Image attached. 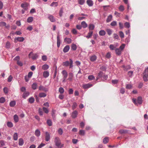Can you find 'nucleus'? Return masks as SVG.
I'll use <instances>...</instances> for the list:
<instances>
[{
	"mask_svg": "<svg viewBox=\"0 0 148 148\" xmlns=\"http://www.w3.org/2000/svg\"><path fill=\"white\" fill-rule=\"evenodd\" d=\"M54 143L57 148H61L64 146V144H62L61 140L58 137H56L54 139Z\"/></svg>",
	"mask_w": 148,
	"mask_h": 148,
	"instance_id": "f257e3e1",
	"label": "nucleus"
},
{
	"mask_svg": "<svg viewBox=\"0 0 148 148\" xmlns=\"http://www.w3.org/2000/svg\"><path fill=\"white\" fill-rule=\"evenodd\" d=\"M133 102L136 105H138V104H141L142 103V98L139 97L138 98L137 100L136 99L133 98L132 99Z\"/></svg>",
	"mask_w": 148,
	"mask_h": 148,
	"instance_id": "f03ea898",
	"label": "nucleus"
},
{
	"mask_svg": "<svg viewBox=\"0 0 148 148\" xmlns=\"http://www.w3.org/2000/svg\"><path fill=\"white\" fill-rule=\"evenodd\" d=\"M143 79L144 81H148V67L145 69L143 73Z\"/></svg>",
	"mask_w": 148,
	"mask_h": 148,
	"instance_id": "7ed1b4c3",
	"label": "nucleus"
},
{
	"mask_svg": "<svg viewBox=\"0 0 148 148\" xmlns=\"http://www.w3.org/2000/svg\"><path fill=\"white\" fill-rule=\"evenodd\" d=\"M0 26L1 27H5L7 29H9L10 27L9 25H7L6 23L4 22H0Z\"/></svg>",
	"mask_w": 148,
	"mask_h": 148,
	"instance_id": "20e7f679",
	"label": "nucleus"
},
{
	"mask_svg": "<svg viewBox=\"0 0 148 148\" xmlns=\"http://www.w3.org/2000/svg\"><path fill=\"white\" fill-rule=\"evenodd\" d=\"M78 112L77 110H75L73 111L71 114V117L73 119L76 118L77 116Z\"/></svg>",
	"mask_w": 148,
	"mask_h": 148,
	"instance_id": "39448f33",
	"label": "nucleus"
},
{
	"mask_svg": "<svg viewBox=\"0 0 148 148\" xmlns=\"http://www.w3.org/2000/svg\"><path fill=\"white\" fill-rule=\"evenodd\" d=\"M50 139V134L48 132H45V140L46 141H49Z\"/></svg>",
	"mask_w": 148,
	"mask_h": 148,
	"instance_id": "423d86ee",
	"label": "nucleus"
},
{
	"mask_svg": "<svg viewBox=\"0 0 148 148\" xmlns=\"http://www.w3.org/2000/svg\"><path fill=\"white\" fill-rule=\"evenodd\" d=\"M24 40V38H16L14 39V42H22Z\"/></svg>",
	"mask_w": 148,
	"mask_h": 148,
	"instance_id": "0eeeda50",
	"label": "nucleus"
},
{
	"mask_svg": "<svg viewBox=\"0 0 148 148\" xmlns=\"http://www.w3.org/2000/svg\"><path fill=\"white\" fill-rule=\"evenodd\" d=\"M92 86V84H87L83 85L82 87L84 89H86L89 88Z\"/></svg>",
	"mask_w": 148,
	"mask_h": 148,
	"instance_id": "6e6552de",
	"label": "nucleus"
},
{
	"mask_svg": "<svg viewBox=\"0 0 148 148\" xmlns=\"http://www.w3.org/2000/svg\"><path fill=\"white\" fill-rule=\"evenodd\" d=\"M97 58L96 56L93 55L90 57V60L91 62H93L96 61Z\"/></svg>",
	"mask_w": 148,
	"mask_h": 148,
	"instance_id": "1a4fd4ad",
	"label": "nucleus"
},
{
	"mask_svg": "<svg viewBox=\"0 0 148 148\" xmlns=\"http://www.w3.org/2000/svg\"><path fill=\"white\" fill-rule=\"evenodd\" d=\"M48 18L51 22H53L56 21V19L52 15H49Z\"/></svg>",
	"mask_w": 148,
	"mask_h": 148,
	"instance_id": "9d476101",
	"label": "nucleus"
},
{
	"mask_svg": "<svg viewBox=\"0 0 148 148\" xmlns=\"http://www.w3.org/2000/svg\"><path fill=\"white\" fill-rule=\"evenodd\" d=\"M62 74L63 75V77L66 79L68 76V73L65 70H63L62 72Z\"/></svg>",
	"mask_w": 148,
	"mask_h": 148,
	"instance_id": "9b49d317",
	"label": "nucleus"
},
{
	"mask_svg": "<svg viewBox=\"0 0 148 148\" xmlns=\"http://www.w3.org/2000/svg\"><path fill=\"white\" fill-rule=\"evenodd\" d=\"M104 74L101 71H100L98 75L97 78V80H98L99 78H101L103 77V76L104 75Z\"/></svg>",
	"mask_w": 148,
	"mask_h": 148,
	"instance_id": "f8f14e48",
	"label": "nucleus"
},
{
	"mask_svg": "<svg viewBox=\"0 0 148 148\" xmlns=\"http://www.w3.org/2000/svg\"><path fill=\"white\" fill-rule=\"evenodd\" d=\"M70 49V47L69 45H66L65 47L64 48L63 51L64 53H66Z\"/></svg>",
	"mask_w": 148,
	"mask_h": 148,
	"instance_id": "ddd939ff",
	"label": "nucleus"
},
{
	"mask_svg": "<svg viewBox=\"0 0 148 148\" xmlns=\"http://www.w3.org/2000/svg\"><path fill=\"white\" fill-rule=\"evenodd\" d=\"M86 3L89 6H92L93 4V1L91 0H87Z\"/></svg>",
	"mask_w": 148,
	"mask_h": 148,
	"instance_id": "4468645a",
	"label": "nucleus"
},
{
	"mask_svg": "<svg viewBox=\"0 0 148 148\" xmlns=\"http://www.w3.org/2000/svg\"><path fill=\"white\" fill-rule=\"evenodd\" d=\"M43 75L45 78H46L48 77L49 75V72L47 71H45L43 73Z\"/></svg>",
	"mask_w": 148,
	"mask_h": 148,
	"instance_id": "2eb2a0df",
	"label": "nucleus"
},
{
	"mask_svg": "<svg viewBox=\"0 0 148 148\" xmlns=\"http://www.w3.org/2000/svg\"><path fill=\"white\" fill-rule=\"evenodd\" d=\"M64 41L67 43L69 44L71 43L72 40L69 38H65L64 39Z\"/></svg>",
	"mask_w": 148,
	"mask_h": 148,
	"instance_id": "dca6fc26",
	"label": "nucleus"
},
{
	"mask_svg": "<svg viewBox=\"0 0 148 148\" xmlns=\"http://www.w3.org/2000/svg\"><path fill=\"white\" fill-rule=\"evenodd\" d=\"M39 90H42L45 92H47L48 91V90L47 88H46L41 86L39 87Z\"/></svg>",
	"mask_w": 148,
	"mask_h": 148,
	"instance_id": "f3484780",
	"label": "nucleus"
},
{
	"mask_svg": "<svg viewBox=\"0 0 148 148\" xmlns=\"http://www.w3.org/2000/svg\"><path fill=\"white\" fill-rule=\"evenodd\" d=\"M73 75L72 73H69V78L68 79L70 81H72Z\"/></svg>",
	"mask_w": 148,
	"mask_h": 148,
	"instance_id": "a211bd4d",
	"label": "nucleus"
},
{
	"mask_svg": "<svg viewBox=\"0 0 148 148\" xmlns=\"http://www.w3.org/2000/svg\"><path fill=\"white\" fill-rule=\"evenodd\" d=\"M81 26L84 28H86L87 27V24L84 21H82L81 23Z\"/></svg>",
	"mask_w": 148,
	"mask_h": 148,
	"instance_id": "6ab92c4d",
	"label": "nucleus"
},
{
	"mask_svg": "<svg viewBox=\"0 0 148 148\" xmlns=\"http://www.w3.org/2000/svg\"><path fill=\"white\" fill-rule=\"evenodd\" d=\"M29 93L28 92H25L23 95V97L24 98H26L29 95Z\"/></svg>",
	"mask_w": 148,
	"mask_h": 148,
	"instance_id": "aec40b11",
	"label": "nucleus"
},
{
	"mask_svg": "<svg viewBox=\"0 0 148 148\" xmlns=\"http://www.w3.org/2000/svg\"><path fill=\"white\" fill-rule=\"evenodd\" d=\"M122 51L119 49L117 48L115 49V52L117 55H120Z\"/></svg>",
	"mask_w": 148,
	"mask_h": 148,
	"instance_id": "412c9836",
	"label": "nucleus"
},
{
	"mask_svg": "<svg viewBox=\"0 0 148 148\" xmlns=\"http://www.w3.org/2000/svg\"><path fill=\"white\" fill-rule=\"evenodd\" d=\"M99 34L100 36H104L106 34V32L104 30H101L99 32Z\"/></svg>",
	"mask_w": 148,
	"mask_h": 148,
	"instance_id": "4be33fe9",
	"label": "nucleus"
},
{
	"mask_svg": "<svg viewBox=\"0 0 148 148\" xmlns=\"http://www.w3.org/2000/svg\"><path fill=\"white\" fill-rule=\"evenodd\" d=\"M112 16L111 15H110L108 16L106 20V22L107 23H108L112 19Z\"/></svg>",
	"mask_w": 148,
	"mask_h": 148,
	"instance_id": "5701e85b",
	"label": "nucleus"
},
{
	"mask_svg": "<svg viewBox=\"0 0 148 148\" xmlns=\"http://www.w3.org/2000/svg\"><path fill=\"white\" fill-rule=\"evenodd\" d=\"M14 120L15 123H17L19 119L18 116L15 114L14 116Z\"/></svg>",
	"mask_w": 148,
	"mask_h": 148,
	"instance_id": "b1692460",
	"label": "nucleus"
},
{
	"mask_svg": "<svg viewBox=\"0 0 148 148\" xmlns=\"http://www.w3.org/2000/svg\"><path fill=\"white\" fill-rule=\"evenodd\" d=\"M24 144V141L23 139L22 138H20L19 139L18 144L20 146L23 145Z\"/></svg>",
	"mask_w": 148,
	"mask_h": 148,
	"instance_id": "393cba45",
	"label": "nucleus"
},
{
	"mask_svg": "<svg viewBox=\"0 0 148 148\" xmlns=\"http://www.w3.org/2000/svg\"><path fill=\"white\" fill-rule=\"evenodd\" d=\"M95 28L94 25L92 24H89V29L90 31H92Z\"/></svg>",
	"mask_w": 148,
	"mask_h": 148,
	"instance_id": "a878e982",
	"label": "nucleus"
},
{
	"mask_svg": "<svg viewBox=\"0 0 148 148\" xmlns=\"http://www.w3.org/2000/svg\"><path fill=\"white\" fill-rule=\"evenodd\" d=\"M109 138L108 137H106L103 139V142L104 144H106L108 142Z\"/></svg>",
	"mask_w": 148,
	"mask_h": 148,
	"instance_id": "bb28decb",
	"label": "nucleus"
},
{
	"mask_svg": "<svg viewBox=\"0 0 148 148\" xmlns=\"http://www.w3.org/2000/svg\"><path fill=\"white\" fill-rule=\"evenodd\" d=\"M39 97H44L46 96V94L44 92H41L39 94Z\"/></svg>",
	"mask_w": 148,
	"mask_h": 148,
	"instance_id": "cd10ccee",
	"label": "nucleus"
},
{
	"mask_svg": "<svg viewBox=\"0 0 148 148\" xmlns=\"http://www.w3.org/2000/svg\"><path fill=\"white\" fill-rule=\"evenodd\" d=\"M49 68V66L47 64H44L42 66V69L43 70H46L47 69Z\"/></svg>",
	"mask_w": 148,
	"mask_h": 148,
	"instance_id": "c85d7f7f",
	"label": "nucleus"
},
{
	"mask_svg": "<svg viewBox=\"0 0 148 148\" xmlns=\"http://www.w3.org/2000/svg\"><path fill=\"white\" fill-rule=\"evenodd\" d=\"M69 65V62L68 61L64 62L62 63V65L66 66H67Z\"/></svg>",
	"mask_w": 148,
	"mask_h": 148,
	"instance_id": "c756f323",
	"label": "nucleus"
},
{
	"mask_svg": "<svg viewBox=\"0 0 148 148\" xmlns=\"http://www.w3.org/2000/svg\"><path fill=\"white\" fill-rule=\"evenodd\" d=\"M37 84L36 83H34L32 85V88L34 90H36L37 87Z\"/></svg>",
	"mask_w": 148,
	"mask_h": 148,
	"instance_id": "7c9ffc66",
	"label": "nucleus"
},
{
	"mask_svg": "<svg viewBox=\"0 0 148 148\" xmlns=\"http://www.w3.org/2000/svg\"><path fill=\"white\" fill-rule=\"evenodd\" d=\"M27 4L26 3H23L21 4V7L25 10L27 9Z\"/></svg>",
	"mask_w": 148,
	"mask_h": 148,
	"instance_id": "2f4dec72",
	"label": "nucleus"
},
{
	"mask_svg": "<svg viewBox=\"0 0 148 148\" xmlns=\"http://www.w3.org/2000/svg\"><path fill=\"white\" fill-rule=\"evenodd\" d=\"M33 20V18L32 16H30L27 19V22L30 23L32 22Z\"/></svg>",
	"mask_w": 148,
	"mask_h": 148,
	"instance_id": "473e14b6",
	"label": "nucleus"
},
{
	"mask_svg": "<svg viewBox=\"0 0 148 148\" xmlns=\"http://www.w3.org/2000/svg\"><path fill=\"white\" fill-rule=\"evenodd\" d=\"M77 106V104L76 103L74 102L73 103V105L72 106V109L73 110H74L75 109Z\"/></svg>",
	"mask_w": 148,
	"mask_h": 148,
	"instance_id": "72a5a7b5",
	"label": "nucleus"
},
{
	"mask_svg": "<svg viewBox=\"0 0 148 148\" xmlns=\"http://www.w3.org/2000/svg\"><path fill=\"white\" fill-rule=\"evenodd\" d=\"M35 135L37 137L40 136V131L38 130H36L35 132Z\"/></svg>",
	"mask_w": 148,
	"mask_h": 148,
	"instance_id": "f704fd0d",
	"label": "nucleus"
},
{
	"mask_svg": "<svg viewBox=\"0 0 148 148\" xmlns=\"http://www.w3.org/2000/svg\"><path fill=\"white\" fill-rule=\"evenodd\" d=\"M71 48L73 50H75L77 49V46L75 44H72L71 46Z\"/></svg>",
	"mask_w": 148,
	"mask_h": 148,
	"instance_id": "c9c22d12",
	"label": "nucleus"
},
{
	"mask_svg": "<svg viewBox=\"0 0 148 148\" xmlns=\"http://www.w3.org/2000/svg\"><path fill=\"white\" fill-rule=\"evenodd\" d=\"M119 132L121 134H126L128 132V131L126 130H119Z\"/></svg>",
	"mask_w": 148,
	"mask_h": 148,
	"instance_id": "e433bc0d",
	"label": "nucleus"
},
{
	"mask_svg": "<svg viewBox=\"0 0 148 148\" xmlns=\"http://www.w3.org/2000/svg\"><path fill=\"white\" fill-rule=\"evenodd\" d=\"M18 138V135L17 133H15L13 135V139L14 140H17Z\"/></svg>",
	"mask_w": 148,
	"mask_h": 148,
	"instance_id": "4c0bfd02",
	"label": "nucleus"
},
{
	"mask_svg": "<svg viewBox=\"0 0 148 148\" xmlns=\"http://www.w3.org/2000/svg\"><path fill=\"white\" fill-rule=\"evenodd\" d=\"M16 104V102L15 101H11L10 103V105L11 107H13Z\"/></svg>",
	"mask_w": 148,
	"mask_h": 148,
	"instance_id": "58836bf2",
	"label": "nucleus"
},
{
	"mask_svg": "<svg viewBox=\"0 0 148 148\" xmlns=\"http://www.w3.org/2000/svg\"><path fill=\"white\" fill-rule=\"evenodd\" d=\"M106 31L107 32V34L109 36L112 34V30L109 29H106Z\"/></svg>",
	"mask_w": 148,
	"mask_h": 148,
	"instance_id": "ea45409f",
	"label": "nucleus"
},
{
	"mask_svg": "<svg viewBox=\"0 0 148 148\" xmlns=\"http://www.w3.org/2000/svg\"><path fill=\"white\" fill-rule=\"evenodd\" d=\"M38 57V55L37 54H33V56L32 57L33 60H34L36 59Z\"/></svg>",
	"mask_w": 148,
	"mask_h": 148,
	"instance_id": "a19ab883",
	"label": "nucleus"
},
{
	"mask_svg": "<svg viewBox=\"0 0 148 148\" xmlns=\"http://www.w3.org/2000/svg\"><path fill=\"white\" fill-rule=\"evenodd\" d=\"M60 44V38H57V46L58 47H59Z\"/></svg>",
	"mask_w": 148,
	"mask_h": 148,
	"instance_id": "79ce46f5",
	"label": "nucleus"
},
{
	"mask_svg": "<svg viewBox=\"0 0 148 148\" xmlns=\"http://www.w3.org/2000/svg\"><path fill=\"white\" fill-rule=\"evenodd\" d=\"M29 101L31 103H33L34 101V98L33 97H31L28 99Z\"/></svg>",
	"mask_w": 148,
	"mask_h": 148,
	"instance_id": "37998d69",
	"label": "nucleus"
},
{
	"mask_svg": "<svg viewBox=\"0 0 148 148\" xmlns=\"http://www.w3.org/2000/svg\"><path fill=\"white\" fill-rule=\"evenodd\" d=\"M47 123L49 126H51L52 125V122L50 119H48L47 120Z\"/></svg>",
	"mask_w": 148,
	"mask_h": 148,
	"instance_id": "c03bdc74",
	"label": "nucleus"
},
{
	"mask_svg": "<svg viewBox=\"0 0 148 148\" xmlns=\"http://www.w3.org/2000/svg\"><path fill=\"white\" fill-rule=\"evenodd\" d=\"M58 5V3L57 2H53L50 5L51 6L54 7H56Z\"/></svg>",
	"mask_w": 148,
	"mask_h": 148,
	"instance_id": "a18cd8bd",
	"label": "nucleus"
},
{
	"mask_svg": "<svg viewBox=\"0 0 148 148\" xmlns=\"http://www.w3.org/2000/svg\"><path fill=\"white\" fill-rule=\"evenodd\" d=\"M7 125L9 127H12L13 126L12 123L10 122H8L7 123Z\"/></svg>",
	"mask_w": 148,
	"mask_h": 148,
	"instance_id": "49530a36",
	"label": "nucleus"
},
{
	"mask_svg": "<svg viewBox=\"0 0 148 148\" xmlns=\"http://www.w3.org/2000/svg\"><path fill=\"white\" fill-rule=\"evenodd\" d=\"M124 25L125 27L129 28L130 27V25L129 23L126 22L124 23Z\"/></svg>",
	"mask_w": 148,
	"mask_h": 148,
	"instance_id": "de8ad7c7",
	"label": "nucleus"
},
{
	"mask_svg": "<svg viewBox=\"0 0 148 148\" xmlns=\"http://www.w3.org/2000/svg\"><path fill=\"white\" fill-rule=\"evenodd\" d=\"M79 134L82 136H84L85 134V132L83 130H80L79 131Z\"/></svg>",
	"mask_w": 148,
	"mask_h": 148,
	"instance_id": "09e8293b",
	"label": "nucleus"
},
{
	"mask_svg": "<svg viewBox=\"0 0 148 148\" xmlns=\"http://www.w3.org/2000/svg\"><path fill=\"white\" fill-rule=\"evenodd\" d=\"M5 145L4 141L3 140H0V147H1Z\"/></svg>",
	"mask_w": 148,
	"mask_h": 148,
	"instance_id": "8fccbe9b",
	"label": "nucleus"
},
{
	"mask_svg": "<svg viewBox=\"0 0 148 148\" xmlns=\"http://www.w3.org/2000/svg\"><path fill=\"white\" fill-rule=\"evenodd\" d=\"M85 0H78V3L81 5H83L85 3Z\"/></svg>",
	"mask_w": 148,
	"mask_h": 148,
	"instance_id": "3c124183",
	"label": "nucleus"
},
{
	"mask_svg": "<svg viewBox=\"0 0 148 148\" xmlns=\"http://www.w3.org/2000/svg\"><path fill=\"white\" fill-rule=\"evenodd\" d=\"M59 91L61 94H62L64 92V90L62 87H60L59 89Z\"/></svg>",
	"mask_w": 148,
	"mask_h": 148,
	"instance_id": "603ef678",
	"label": "nucleus"
},
{
	"mask_svg": "<svg viewBox=\"0 0 148 148\" xmlns=\"http://www.w3.org/2000/svg\"><path fill=\"white\" fill-rule=\"evenodd\" d=\"M58 132L59 134L60 135H61L62 134L63 132V130L61 128H60L58 129Z\"/></svg>",
	"mask_w": 148,
	"mask_h": 148,
	"instance_id": "864d4df0",
	"label": "nucleus"
},
{
	"mask_svg": "<svg viewBox=\"0 0 148 148\" xmlns=\"http://www.w3.org/2000/svg\"><path fill=\"white\" fill-rule=\"evenodd\" d=\"M5 101V99L3 97H1L0 98V103H3Z\"/></svg>",
	"mask_w": 148,
	"mask_h": 148,
	"instance_id": "5fc2aeb1",
	"label": "nucleus"
},
{
	"mask_svg": "<svg viewBox=\"0 0 148 148\" xmlns=\"http://www.w3.org/2000/svg\"><path fill=\"white\" fill-rule=\"evenodd\" d=\"M3 90L5 94H7L8 93V89L7 87H4L3 89Z\"/></svg>",
	"mask_w": 148,
	"mask_h": 148,
	"instance_id": "6e6d98bb",
	"label": "nucleus"
},
{
	"mask_svg": "<svg viewBox=\"0 0 148 148\" xmlns=\"http://www.w3.org/2000/svg\"><path fill=\"white\" fill-rule=\"evenodd\" d=\"M119 10L121 11H123L124 10V6L122 5H121L119 7Z\"/></svg>",
	"mask_w": 148,
	"mask_h": 148,
	"instance_id": "4d7b16f0",
	"label": "nucleus"
},
{
	"mask_svg": "<svg viewBox=\"0 0 148 148\" xmlns=\"http://www.w3.org/2000/svg\"><path fill=\"white\" fill-rule=\"evenodd\" d=\"M125 46V44H122L119 47V48L122 51L124 49Z\"/></svg>",
	"mask_w": 148,
	"mask_h": 148,
	"instance_id": "13d9d810",
	"label": "nucleus"
},
{
	"mask_svg": "<svg viewBox=\"0 0 148 148\" xmlns=\"http://www.w3.org/2000/svg\"><path fill=\"white\" fill-rule=\"evenodd\" d=\"M93 32L92 31H90L88 32V35L86 37H90L92 36Z\"/></svg>",
	"mask_w": 148,
	"mask_h": 148,
	"instance_id": "bf43d9fd",
	"label": "nucleus"
},
{
	"mask_svg": "<svg viewBox=\"0 0 148 148\" xmlns=\"http://www.w3.org/2000/svg\"><path fill=\"white\" fill-rule=\"evenodd\" d=\"M117 25V22L116 21H112V22H111L110 23V25L112 26H115L116 25Z\"/></svg>",
	"mask_w": 148,
	"mask_h": 148,
	"instance_id": "052dcab7",
	"label": "nucleus"
},
{
	"mask_svg": "<svg viewBox=\"0 0 148 148\" xmlns=\"http://www.w3.org/2000/svg\"><path fill=\"white\" fill-rule=\"evenodd\" d=\"M43 110L46 113H48L49 112V111L48 109L45 107H43L42 108Z\"/></svg>",
	"mask_w": 148,
	"mask_h": 148,
	"instance_id": "680f3d73",
	"label": "nucleus"
},
{
	"mask_svg": "<svg viewBox=\"0 0 148 148\" xmlns=\"http://www.w3.org/2000/svg\"><path fill=\"white\" fill-rule=\"evenodd\" d=\"M88 79L90 80H92L95 79V77L93 75H90L88 77Z\"/></svg>",
	"mask_w": 148,
	"mask_h": 148,
	"instance_id": "e2e57ef3",
	"label": "nucleus"
},
{
	"mask_svg": "<svg viewBox=\"0 0 148 148\" xmlns=\"http://www.w3.org/2000/svg\"><path fill=\"white\" fill-rule=\"evenodd\" d=\"M12 79H13L11 75H10L9 76V77L8 78V82H11L12 81Z\"/></svg>",
	"mask_w": 148,
	"mask_h": 148,
	"instance_id": "0e129e2a",
	"label": "nucleus"
},
{
	"mask_svg": "<svg viewBox=\"0 0 148 148\" xmlns=\"http://www.w3.org/2000/svg\"><path fill=\"white\" fill-rule=\"evenodd\" d=\"M69 60L70 62L69 63L70 68H71L73 66V61L71 59H69Z\"/></svg>",
	"mask_w": 148,
	"mask_h": 148,
	"instance_id": "69168bd1",
	"label": "nucleus"
},
{
	"mask_svg": "<svg viewBox=\"0 0 148 148\" xmlns=\"http://www.w3.org/2000/svg\"><path fill=\"white\" fill-rule=\"evenodd\" d=\"M126 88L127 89H130L132 88V86L130 84H127Z\"/></svg>",
	"mask_w": 148,
	"mask_h": 148,
	"instance_id": "338daca9",
	"label": "nucleus"
},
{
	"mask_svg": "<svg viewBox=\"0 0 148 148\" xmlns=\"http://www.w3.org/2000/svg\"><path fill=\"white\" fill-rule=\"evenodd\" d=\"M17 64L19 66H22L23 65V63L19 60H17Z\"/></svg>",
	"mask_w": 148,
	"mask_h": 148,
	"instance_id": "774afa93",
	"label": "nucleus"
}]
</instances>
